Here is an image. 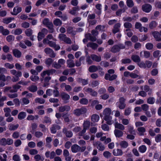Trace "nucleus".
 Instances as JSON below:
<instances>
[{
  "label": "nucleus",
  "instance_id": "f257e3e1",
  "mask_svg": "<svg viewBox=\"0 0 161 161\" xmlns=\"http://www.w3.org/2000/svg\"><path fill=\"white\" fill-rule=\"evenodd\" d=\"M111 110L109 108H105L103 112V119L107 121V124L109 125H111L113 123L112 120V118L111 116Z\"/></svg>",
  "mask_w": 161,
  "mask_h": 161
},
{
  "label": "nucleus",
  "instance_id": "f03ea898",
  "mask_svg": "<svg viewBox=\"0 0 161 161\" xmlns=\"http://www.w3.org/2000/svg\"><path fill=\"white\" fill-rule=\"evenodd\" d=\"M58 39L60 41H62L68 44L71 43V41L70 38L67 37L66 35L63 34H60L59 35Z\"/></svg>",
  "mask_w": 161,
  "mask_h": 161
},
{
  "label": "nucleus",
  "instance_id": "7ed1b4c3",
  "mask_svg": "<svg viewBox=\"0 0 161 161\" xmlns=\"http://www.w3.org/2000/svg\"><path fill=\"white\" fill-rule=\"evenodd\" d=\"M105 27L104 26L101 25H97L95 30H93L92 31V35L94 36H96L98 34V32L104 31Z\"/></svg>",
  "mask_w": 161,
  "mask_h": 161
},
{
  "label": "nucleus",
  "instance_id": "20e7f679",
  "mask_svg": "<svg viewBox=\"0 0 161 161\" xmlns=\"http://www.w3.org/2000/svg\"><path fill=\"white\" fill-rule=\"evenodd\" d=\"M125 100L124 98L121 97L119 99V102L116 103V105L120 109H123L125 107Z\"/></svg>",
  "mask_w": 161,
  "mask_h": 161
},
{
  "label": "nucleus",
  "instance_id": "39448f33",
  "mask_svg": "<svg viewBox=\"0 0 161 161\" xmlns=\"http://www.w3.org/2000/svg\"><path fill=\"white\" fill-rule=\"evenodd\" d=\"M87 111L86 108H82L80 109H77L74 111V114L77 116H79L85 113Z\"/></svg>",
  "mask_w": 161,
  "mask_h": 161
},
{
  "label": "nucleus",
  "instance_id": "423d86ee",
  "mask_svg": "<svg viewBox=\"0 0 161 161\" xmlns=\"http://www.w3.org/2000/svg\"><path fill=\"white\" fill-rule=\"evenodd\" d=\"M93 145L94 146H96L99 151H103L105 149L104 146L99 142H93Z\"/></svg>",
  "mask_w": 161,
  "mask_h": 161
},
{
  "label": "nucleus",
  "instance_id": "0eeeda50",
  "mask_svg": "<svg viewBox=\"0 0 161 161\" xmlns=\"http://www.w3.org/2000/svg\"><path fill=\"white\" fill-rule=\"evenodd\" d=\"M85 39H84L83 40V42L84 43H85L87 42V39L92 41H95L96 40V38L95 37L92 36L90 34L88 33L85 35Z\"/></svg>",
  "mask_w": 161,
  "mask_h": 161
},
{
  "label": "nucleus",
  "instance_id": "6e6552de",
  "mask_svg": "<svg viewBox=\"0 0 161 161\" xmlns=\"http://www.w3.org/2000/svg\"><path fill=\"white\" fill-rule=\"evenodd\" d=\"M20 86L19 85H16L13 86V89H11V88L8 87L5 88L4 89V92H6L8 91H9L10 92H13L17 91L20 88Z\"/></svg>",
  "mask_w": 161,
  "mask_h": 161
},
{
  "label": "nucleus",
  "instance_id": "1a4fd4ad",
  "mask_svg": "<svg viewBox=\"0 0 161 161\" xmlns=\"http://www.w3.org/2000/svg\"><path fill=\"white\" fill-rule=\"evenodd\" d=\"M152 8V6L149 4H145L142 6V10L147 13L151 11Z\"/></svg>",
  "mask_w": 161,
  "mask_h": 161
},
{
  "label": "nucleus",
  "instance_id": "9d476101",
  "mask_svg": "<svg viewBox=\"0 0 161 161\" xmlns=\"http://www.w3.org/2000/svg\"><path fill=\"white\" fill-rule=\"evenodd\" d=\"M44 52L47 54H48L50 57L54 58L56 56L55 54L54 53L53 51L49 48H46L44 49Z\"/></svg>",
  "mask_w": 161,
  "mask_h": 161
},
{
  "label": "nucleus",
  "instance_id": "9b49d317",
  "mask_svg": "<svg viewBox=\"0 0 161 161\" xmlns=\"http://www.w3.org/2000/svg\"><path fill=\"white\" fill-rule=\"evenodd\" d=\"M43 24L48 27L49 29H52L53 28V25L52 22H50L47 18H45L43 20Z\"/></svg>",
  "mask_w": 161,
  "mask_h": 161
},
{
  "label": "nucleus",
  "instance_id": "f8f14e48",
  "mask_svg": "<svg viewBox=\"0 0 161 161\" xmlns=\"http://www.w3.org/2000/svg\"><path fill=\"white\" fill-rule=\"evenodd\" d=\"M22 11L21 7L19 6H16L14 7L13 9V12L11 13L13 15H16L18 14L20 12Z\"/></svg>",
  "mask_w": 161,
  "mask_h": 161
},
{
  "label": "nucleus",
  "instance_id": "ddd939ff",
  "mask_svg": "<svg viewBox=\"0 0 161 161\" xmlns=\"http://www.w3.org/2000/svg\"><path fill=\"white\" fill-rule=\"evenodd\" d=\"M125 48V47L121 45H120L119 46L116 45L114 46L111 49V51L113 52H116L119 51L120 49H123Z\"/></svg>",
  "mask_w": 161,
  "mask_h": 161
},
{
  "label": "nucleus",
  "instance_id": "4468645a",
  "mask_svg": "<svg viewBox=\"0 0 161 161\" xmlns=\"http://www.w3.org/2000/svg\"><path fill=\"white\" fill-rule=\"evenodd\" d=\"M63 155L65 157V159L67 161L71 160V158L69 156V153L68 150L64 149L63 151Z\"/></svg>",
  "mask_w": 161,
  "mask_h": 161
},
{
  "label": "nucleus",
  "instance_id": "2eb2a0df",
  "mask_svg": "<svg viewBox=\"0 0 161 161\" xmlns=\"http://www.w3.org/2000/svg\"><path fill=\"white\" fill-rule=\"evenodd\" d=\"M150 56V53L149 51H141L140 53V56L141 57H144L146 58H149Z\"/></svg>",
  "mask_w": 161,
  "mask_h": 161
},
{
  "label": "nucleus",
  "instance_id": "dca6fc26",
  "mask_svg": "<svg viewBox=\"0 0 161 161\" xmlns=\"http://www.w3.org/2000/svg\"><path fill=\"white\" fill-rule=\"evenodd\" d=\"M71 149L73 153H76L80 151V147L77 144H74L72 146Z\"/></svg>",
  "mask_w": 161,
  "mask_h": 161
},
{
  "label": "nucleus",
  "instance_id": "f3484780",
  "mask_svg": "<svg viewBox=\"0 0 161 161\" xmlns=\"http://www.w3.org/2000/svg\"><path fill=\"white\" fill-rule=\"evenodd\" d=\"M113 153L114 156H119L123 154L122 151L119 149H114L113 151Z\"/></svg>",
  "mask_w": 161,
  "mask_h": 161
},
{
  "label": "nucleus",
  "instance_id": "a211bd4d",
  "mask_svg": "<svg viewBox=\"0 0 161 161\" xmlns=\"http://www.w3.org/2000/svg\"><path fill=\"white\" fill-rule=\"evenodd\" d=\"M115 128L119 129L120 130H123L125 129V127L123 124L118 123L116 122L114 124Z\"/></svg>",
  "mask_w": 161,
  "mask_h": 161
},
{
  "label": "nucleus",
  "instance_id": "6ab92c4d",
  "mask_svg": "<svg viewBox=\"0 0 161 161\" xmlns=\"http://www.w3.org/2000/svg\"><path fill=\"white\" fill-rule=\"evenodd\" d=\"M22 74L21 72L17 71V73L15 75V77H13L12 79V81L14 82H16L18 80L19 77L22 76Z\"/></svg>",
  "mask_w": 161,
  "mask_h": 161
},
{
  "label": "nucleus",
  "instance_id": "aec40b11",
  "mask_svg": "<svg viewBox=\"0 0 161 161\" xmlns=\"http://www.w3.org/2000/svg\"><path fill=\"white\" fill-rule=\"evenodd\" d=\"M138 134L140 136H143L144 135V133L146 131V129L144 127H139L137 128Z\"/></svg>",
  "mask_w": 161,
  "mask_h": 161
},
{
  "label": "nucleus",
  "instance_id": "412c9836",
  "mask_svg": "<svg viewBox=\"0 0 161 161\" xmlns=\"http://www.w3.org/2000/svg\"><path fill=\"white\" fill-rule=\"evenodd\" d=\"M152 34L157 41H161V38L158 32L154 31L152 33Z\"/></svg>",
  "mask_w": 161,
  "mask_h": 161
},
{
  "label": "nucleus",
  "instance_id": "4be33fe9",
  "mask_svg": "<svg viewBox=\"0 0 161 161\" xmlns=\"http://www.w3.org/2000/svg\"><path fill=\"white\" fill-rule=\"evenodd\" d=\"M114 133L117 137H120L123 135L122 131L118 129H115L114 131Z\"/></svg>",
  "mask_w": 161,
  "mask_h": 161
},
{
  "label": "nucleus",
  "instance_id": "5701e85b",
  "mask_svg": "<svg viewBox=\"0 0 161 161\" xmlns=\"http://www.w3.org/2000/svg\"><path fill=\"white\" fill-rule=\"evenodd\" d=\"M120 25L119 23H117L115 25L113 30V32L115 34L119 32V30Z\"/></svg>",
  "mask_w": 161,
  "mask_h": 161
},
{
  "label": "nucleus",
  "instance_id": "b1692460",
  "mask_svg": "<svg viewBox=\"0 0 161 161\" xmlns=\"http://www.w3.org/2000/svg\"><path fill=\"white\" fill-rule=\"evenodd\" d=\"M101 141H104V143L107 144L111 141V139L110 138H106L105 136L101 137L100 139Z\"/></svg>",
  "mask_w": 161,
  "mask_h": 161
},
{
  "label": "nucleus",
  "instance_id": "393cba45",
  "mask_svg": "<svg viewBox=\"0 0 161 161\" xmlns=\"http://www.w3.org/2000/svg\"><path fill=\"white\" fill-rule=\"evenodd\" d=\"M121 121V123L125 125H128L129 122V120L126 119L122 118L121 117H120L119 118V121Z\"/></svg>",
  "mask_w": 161,
  "mask_h": 161
},
{
  "label": "nucleus",
  "instance_id": "a878e982",
  "mask_svg": "<svg viewBox=\"0 0 161 161\" xmlns=\"http://www.w3.org/2000/svg\"><path fill=\"white\" fill-rule=\"evenodd\" d=\"M131 59L134 62L139 63L140 61V58L139 57L136 55H133L131 57Z\"/></svg>",
  "mask_w": 161,
  "mask_h": 161
},
{
  "label": "nucleus",
  "instance_id": "bb28decb",
  "mask_svg": "<svg viewBox=\"0 0 161 161\" xmlns=\"http://www.w3.org/2000/svg\"><path fill=\"white\" fill-rule=\"evenodd\" d=\"M91 57L93 60L97 62H99L101 60L100 56H97V55L95 54L91 55Z\"/></svg>",
  "mask_w": 161,
  "mask_h": 161
},
{
  "label": "nucleus",
  "instance_id": "cd10ccee",
  "mask_svg": "<svg viewBox=\"0 0 161 161\" xmlns=\"http://www.w3.org/2000/svg\"><path fill=\"white\" fill-rule=\"evenodd\" d=\"M67 66L69 68H71L74 67L75 64L74 61L71 59H68L67 61Z\"/></svg>",
  "mask_w": 161,
  "mask_h": 161
},
{
  "label": "nucleus",
  "instance_id": "c85d7f7f",
  "mask_svg": "<svg viewBox=\"0 0 161 161\" xmlns=\"http://www.w3.org/2000/svg\"><path fill=\"white\" fill-rule=\"evenodd\" d=\"M22 32V30L20 28H18L12 31V33L15 35H18L21 34Z\"/></svg>",
  "mask_w": 161,
  "mask_h": 161
},
{
  "label": "nucleus",
  "instance_id": "c756f323",
  "mask_svg": "<svg viewBox=\"0 0 161 161\" xmlns=\"http://www.w3.org/2000/svg\"><path fill=\"white\" fill-rule=\"evenodd\" d=\"M147 147L144 145H142L138 148L139 151L140 153H145L147 150Z\"/></svg>",
  "mask_w": 161,
  "mask_h": 161
},
{
  "label": "nucleus",
  "instance_id": "7c9ffc66",
  "mask_svg": "<svg viewBox=\"0 0 161 161\" xmlns=\"http://www.w3.org/2000/svg\"><path fill=\"white\" fill-rule=\"evenodd\" d=\"M13 53L14 55L16 57L19 58L21 56V52L17 49H15L13 50Z\"/></svg>",
  "mask_w": 161,
  "mask_h": 161
},
{
  "label": "nucleus",
  "instance_id": "2f4dec72",
  "mask_svg": "<svg viewBox=\"0 0 161 161\" xmlns=\"http://www.w3.org/2000/svg\"><path fill=\"white\" fill-rule=\"evenodd\" d=\"M91 119L92 121L93 122H97L99 119V117L98 115L93 114L92 116Z\"/></svg>",
  "mask_w": 161,
  "mask_h": 161
},
{
  "label": "nucleus",
  "instance_id": "473e14b6",
  "mask_svg": "<svg viewBox=\"0 0 161 161\" xmlns=\"http://www.w3.org/2000/svg\"><path fill=\"white\" fill-rule=\"evenodd\" d=\"M19 125L18 124L14 125L13 124H10L8 125L9 129L10 130H16L19 127Z\"/></svg>",
  "mask_w": 161,
  "mask_h": 161
},
{
  "label": "nucleus",
  "instance_id": "72a5a7b5",
  "mask_svg": "<svg viewBox=\"0 0 161 161\" xmlns=\"http://www.w3.org/2000/svg\"><path fill=\"white\" fill-rule=\"evenodd\" d=\"M14 19V18H5L3 19V22L5 24H8Z\"/></svg>",
  "mask_w": 161,
  "mask_h": 161
},
{
  "label": "nucleus",
  "instance_id": "f704fd0d",
  "mask_svg": "<svg viewBox=\"0 0 161 161\" xmlns=\"http://www.w3.org/2000/svg\"><path fill=\"white\" fill-rule=\"evenodd\" d=\"M26 116V114L24 112H20L18 115V118L19 119H24Z\"/></svg>",
  "mask_w": 161,
  "mask_h": 161
},
{
  "label": "nucleus",
  "instance_id": "c9c22d12",
  "mask_svg": "<svg viewBox=\"0 0 161 161\" xmlns=\"http://www.w3.org/2000/svg\"><path fill=\"white\" fill-rule=\"evenodd\" d=\"M87 46V47H91L93 49H95L97 48L98 47L97 44L93 42L88 43Z\"/></svg>",
  "mask_w": 161,
  "mask_h": 161
},
{
  "label": "nucleus",
  "instance_id": "e433bc0d",
  "mask_svg": "<svg viewBox=\"0 0 161 161\" xmlns=\"http://www.w3.org/2000/svg\"><path fill=\"white\" fill-rule=\"evenodd\" d=\"M119 145L121 147L125 148L128 147V144L127 142L123 141L120 142Z\"/></svg>",
  "mask_w": 161,
  "mask_h": 161
},
{
  "label": "nucleus",
  "instance_id": "4c0bfd02",
  "mask_svg": "<svg viewBox=\"0 0 161 161\" xmlns=\"http://www.w3.org/2000/svg\"><path fill=\"white\" fill-rule=\"evenodd\" d=\"M4 111L5 113V116L7 117L10 115L11 112V110L10 108H5L4 109Z\"/></svg>",
  "mask_w": 161,
  "mask_h": 161
},
{
  "label": "nucleus",
  "instance_id": "58836bf2",
  "mask_svg": "<svg viewBox=\"0 0 161 161\" xmlns=\"http://www.w3.org/2000/svg\"><path fill=\"white\" fill-rule=\"evenodd\" d=\"M52 70H47L46 71H43L42 73L41 74V76L43 78L45 75H49L51 72Z\"/></svg>",
  "mask_w": 161,
  "mask_h": 161
},
{
  "label": "nucleus",
  "instance_id": "ea45409f",
  "mask_svg": "<svg viewBox=\"0 0 161 161\" xmlns=\"http://www.w3.org/2000/svg\"><path fill=\"white\" fill-rule=\"evenodd\" d=\"M25 33L27 36H30L33 33V31L31 29L29 28L26 30Z\"/></svg>",
  "mask_w": 161,
  "mask_h": 161
},
{
  "label": "nucleus",
  "instance_id": "a19ab883",
  "mask_svg": "<svg viewBox=\"0 0 161 161\" xmlns=\"http://www.w3.org/2000/svg\"><path fill=\"white\" fill-rule=\"evenodd\" d=\"M54 24L56 26L60 25L62 24V21L59 19H56L53 21Z\"/></svg>",
  "mask_w": 161,
  "mask_h": 161
},
{
  "label": "nucleus",
  "instance_id": "79ce46f5",
  "mask_svg": "<svg viewBox=\"0 0 161 161\" xmlns=\"http://www.w3.org/2000/svg\"><path fill=\"white\" fill-rule=\"evenodd\" d=\"M61 96L63 99L64 100H69L70 98L69 95L65 93H62L61 94Z\"/></svg>",
  "mask_w": 161,
  "mask_h": 161
},
{
  "label": "nucleus",
  "instance_id": "37998d69",
  "mask_svg": "<svg viewBox=\"0 0 161 161\" xmlns=\"http://www.w3.org/2000/svg\"><path fill=\"white\" fill-rule=\"evenodd\" d=\"M79 9V8L78 7H74L69 12V13L72 15H75L76 14V11H78Z\"/></svg>",
  "mask_w": 161,
  "mask_h": 161
},
{
  "label": "nucleus",
  "instance_id": "c03bdc74",
  "mask_svg": "<svg viewBox=\"0 0 161 161\" xmlns=\"http://www.w3.org/2000/svg\"><path fill=\"white\" fill-rule=\"evenodd\" d=\"M103 155L106 158H110L111 156V153L108 151H106L103 152Z\"/></svg>",
  "mask_w": 161,
  "mask_h": 161
},
{
  "label": "nucleus",
  "instance_id": "a18cd8bd",
  "mask_svg": "<svg viewBox=\"0 0 161 161\" xmlns=\"http://www.w3.org/2000/svg\"><path fill=\"white\" fill-rule=\"evenodd\" d=\"M35 102L36 103H39L40 104H43L45 103V100L42 98H37L35 99Z\"/></svg>",
  "mask_w": 161,
  "mask_h": 161
},
{
  "label": "nucleus",
  "instance_id": "49530a36",
  "mask_svg": "<svg viewBox=\"0 0 161 161\" xmlns=\"http://www.w3.org/2000/svg\"><path fill=\"white\" fill-rule=\"evenodd\" d=\"M153 56L154 57H158L161 56V51L157 50L153 53Z\"/></svg>",
  "mask_w": 161,
  "mask_h": 161
},
{
  "label": "nucleus",
  "instance_id": "de8ad7c7",
  "mask_svg": "<svg viewBox=\"0 0 161 161\" xmlns=\"http://www.w3.org/2000/svg\"><path fill=\"white\" fill-rule=\"evenodd\" d=\"M37 89V87L36 86L32 85L30 86L29 88V90L32 92H34L36 91Z\"/></svg>",
  "mask_w": 161,
  "mask_h": 161
},
{
  "label": "nucleus",
  "instance_id": "09e8293b",
  "mask_svg": "<svg viewBox=\"0 0 161 161\" xmlns=\"http://www.w3.org/2000/svg\"><path fill=\"white\" fill-rule=\"evenodd\" d=\"M87 91L91 93V94L93 96H96L97 95V92L95 91L92 90V89L91 88H88L87 90Z\"/></svg>",
  "mask_w": 161,
  "mask_h": 161
},
{
  "label": "nucleus",
  "instance_id": "8fccbe9b",
  "mask_svg": "<svg viewBox=\"0 0 161 161\" xmlns=\"http://www.w3.org/2000/svg\"><path fill=\"white\" fill-rule=\"evenodd\" d=\"M98 69L97 67L92 65L91 66L89 69V70L90 72H94L97 70Z\"/></svg>",
  "mask_w": 161,
  "mask_h": 161
},
{
  "label": "nucleus",
  "instance_id": "3c124183",
  "mask_svg": "<svg viewBox=\"0 0 161 161\" xmlns=\"http://www.w3.org/2000/svg\"><path fill=\"white\" fill-rule=\"evenodd\" d=\"M157 25V23L156 22L153 21L150 23L149 27L151 29H152L156 27Z\"/></svg>",
  "mask_w": 161,
  "mask_h": 161
},
{
  "label": "nucleus",
  "instance_id": "603ef678",
  "mask_svg": "<svg viewBox=\"0 0 161 161\" xmlns=\"http://www.w3.org/2000/svg\"><path fill=\"white\" fill-rule=\"evenodd\" d=\"M126 4L127 6L129 7H132L134 5L132 0H127L126 1Z\"/></svg>",
  "mask_w": 161,
  "mask_h": 161
},
{
  "label": "nucleus",
  "instance_id": "864d4df0",
  "mask_svg": "<svg viewBox=\"0 0 161 161\" xmlns=\"http://www.w3.org/2000/svg\"><path fill=\"white\" fill-rule=\"evenodd\" d=\"M31 80L34 82H36L39 80V78L38 76L36 75H32L30 77Z\"/></svg>",
  "mask_w": 161,
  "mask_h": 161
},
{
  "label": "nucleus",
  "instance_id": "5fc2aeb1",
  "mask_svg": "<svg viewBox=\"0 0 161 161\" xmlns=\"http://www.w3.org/2000/svg\"><path fill=\"white\" fill-rule=\"evenodd\" d=\"M14 39V37L11 35L8 36L6 37L7 40L9 42L13 41Z\"/></svg>",
  "mask_w": 161,
  "mask_h": 161
},
{
  "label": "nucleus",
  "instance_id": "6e6d98bb",
  "mask_svg": "<svg viewBox=\"0 0 161 161\" xmlns=\"http://www.w3.org/2000/svg\"><path fill=\"white\" fill-rule=\"evenodd\" d=\"M0 144L2 146H5L7 145L6 139L2 138L0 140Z\"/></svg>",
  "mask_w": 161,
  "mask_h": 161
},
{
  "label": "nucleus",
  "instance_id": "4d7b16f0",
  "mask_svg": "<svg viewBox=\"0 0 161 161\" xmlns=\"http://www.w3.org/2000/svg\"><path fill=\"white\" fill-rule=\"evenodd\" d=\"M53 59L51 58L46 59L45 61V64L48 66H50L53 62Z\"/></svg>",
  "mask_w": 161,
  "mask_h": 161
},
{
  "label": "nucleus",
  "instance_id": "13d9d810",
  "mask_svg": "<svg viewBox=\"0 0 161 161\" xmlns=\"http://www.w3.org/2000/svg\"><path fill=\"white\" fill-rule=\"evenodd\" d=\"M4 66L7 68H8L9 69H13L14 67V64H10L8 63H5V64Z\"/></svg>",
  "mask_w": 161,
  "mask_h": 161
},
{
  "label": "nucleus",
  "instance_id": "bf43d9fd",
  "mask_svg": "<svg viewBox=\"0 0 161 161\" xmlns=\"http://www.w3.org/2000/svg\"><path fill=\"white\" fill-rule=\"evenodd\" d=\"M21 26L22 27L25 28H27L29 27L30 26V24L26 22H23L21 24Z\"/></svg>",
  "mask_w": 161,
  "mask_h": 161
},
{
  "label": "nucleus",
  "instance_id": "052dcab7",
  "mask_svg": "<svg viewBox=\"0 0 161 161\" xmlns=\"http://www.w3.org/2000/svg\"><path fill=\"white\" fill-rule=\"evenodd\" d=\"M44 35L42 32H39L38 34V39L39 41H41L42 38L45 36Z\"/></svg>",
  "mask_w": 161,
  "mask_h": 161
},
{
  "label": "nucleus",
  "instance_id": "680f3d73",
  "mask_svg": "<svg viewBox=\"0 0 161 161\" xmlns=\"http://www.w3.org/2000/svg\"><path fill=\"white\" fill-rule=\"evenodd\" d=\"M84 127L88 129L90 125V122L88 121H85L84 122Z\"/></svg>",
  "mask_w": 161,
  "mask_h": 161
},
{
  "label": "nucleus",
  "instance_id": "e2e57ef3",
  "mask_svg": "<svg viewBox=\"0 0 161 161\" xmlns=\"http://www.w3.org/2000/svg\"><path fill=\"white\" fill-rule=\"evenodd\" d=\"M153 45L151 43H147L146 45V48L148 50H151L153 48Z\"/></svg>",
  "mask_w": 161,
  "mask_h": 161
},
{
  "label": "nucleus",
  "instance_id": "0e129e2a",
  "mask_svg": "<svg viewBox=\"0 0 161 161\" xmlns=\"http://www.w3.org/2000/svg\"><path fill=\"white\" fill-rule=\"evenodd\" d=\"M88 102L87 99L85 98H82L80 100V103L83 105L86 104L88 103Z\"/></svg>",
  "mask_w": 161,
  "mask_h": 161
},
{
  "label": "nucleus",
  "instance_id": "69168bd1",
  "mask_svg": "<svg viewBox=\"0 0 161 161\" xmlns=\"http://www.w3.org/2000/svg\"><path fill=\"white\" fill-rule=\"evenodd\" d=\"M102 128L104 131H108L109 130V126L105 124L102 125Z\"/></svg>",
  "mask_w": 161,
  "mask_h": 161
},
{
  "label": "nucleus",
  "instance_id": "338daca9",
  "mask_svg": "<svg viewBox=\"0 0 161 161\" xmlns=\"http://www.w3.org/2000/svg\"><path fill=\"white\" fill-rule=\"evenodd\" d=\"M13 159L14 161H20V160L19 156L17 154H15L13 156Z\"/></svg>",
  "mask_w": 161,
  "mask_h": 161
},
{
  "label": "nucleus",
  "instance_id": "774afa93",
  "mask_svg": "<svg viewBox=\"0 0 161 161\" xmlns=\"http://www.w3.org/2000/svg\"><path fill=\"white\" fill-rule=\"evenodd\" d=\"M155 140L156 142H158L161 141V135L158 134L155 137Z\"/></svg>",
  "mask_w": 161,
  "mask_h": 161
}]
</instances>
